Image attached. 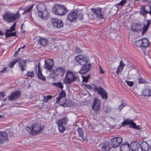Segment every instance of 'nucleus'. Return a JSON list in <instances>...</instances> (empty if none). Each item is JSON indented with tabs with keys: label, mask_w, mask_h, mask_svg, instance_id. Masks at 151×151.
Masks as SVG:
<instances>
[{
	"label": "nucleus",
	"mask_w": 151,
	"mask_h": 151,
	"mask_svg": "<svg viewBox=\"0 0 151 151\" xmlns=\"http://www.w3.org/2000/svg\"><path fill=\"white\" fill-rule=\"evenodd\" d=\"M20 17L19 12H18L15 14H13L10 12H7L5 13L3 16L4 20L8 22H15L17 19H18Z\"/></svg>",
	"instance_id": "obj_1"
},
{
	"label": "nucleus",
	"mask_w": 151,
	"mask_h": 151,
	"mask_svg": "<svg viewBox=\"0 0 151 151\" xmlns=\"http://www.w3.org/2000/svg\"><path fill=\"white\" fill-rule=\"evenodd\" d=\"M68 11L67 9L64 5L56 4L52 9L53 13L56 15H65Z\"/></svg>",
	"instance_id": "obj_2"
},
{
	"label": "nucleus",
	"mask_w": 151,
	"mask_h": 151,
	"mask_svg": "<svg viewBox=\"0 0 151 151\" xmlns=\"http://www.w3.org/2000/svg\"><path fill=\"white\" fill-rule=\"evenodd\" d=\"M77 77L70 71L68 70L66 72L65 77L64 80V83L69 84L76 81Z\"/></svg>",
	"instance_id": "obj_3"
},
{
	"label": "nucleus",
	"mask_w": 151,
	"mask_h": 151,
	"mask_svg": "<svg viewBox=\"0 0 151 151\" xmlns=\"http://www.w3.org/2000/svg\"><path fill=\"white\" fill-rule=\"evenodd\" d=\"M68 121V118L65 117L61 119L58 120L56 124L58 125L59 131L60 132H63L65 129V126Z\"/></svg>",
	"instance_id": "obj_4"
},
{
	"label": "nucleus",
	"mask_w": 151,
	"mask_h": 151,
	"mask_svg": "<svg viewBox=\"0 0 151 151\" xmlns=\"http://www.w3.org/2000/svg\"><path fill=\"white\" fill-rule=\"evenodd\" d=\"M150 44L149 41L146 38H143L135 42V45L138 47L146 48L148 47Z\"/></svg>",
	"instance_id": "obj_5"
},
{
	"label": "nucleus",
	"mask_w": 151,
	"mask_h": 151,
	"mask_svg": "<svg viewBox=\"0 0 151 151\" xmlns=\"http://www.w3.org/2000/svg\"><path fill=\"white\" fill-rule=\"evenodd\" d=\"M94 101L92 105V109L97 114H98L100 109L101 101L96 97L94 98Z\"/></svg>",
	"instance_id": "obj_6"
},
{
	"label": "nucleus",
	"mask_w": 151,
	"mask_h": 151,
	"mask_svg": "<svg viewBox=\"0 0 151 151\" xmlns=\"http://www.w3.org/2000/svg\"><path fill=\"white\" fill-rule=\"evenodd\" d=\"M75 60L81 65H84L89 64L88 58V57L79 55L75 57Z\"/></svg>",
	"instance_id": "obj_7"
},
{
	"label": "nucleus",
	"mask_w": 151,
	"mask_h": 151,
	"mask_svg": "<svg viewBox=\"0 0 151 151\" xmlns=\"http://www.w3.org/2000/svg\"><path fill=\"white\" fill-rule=\"evenodd\" d=\"M65 70L63 67H59L58 68L55 70L52 73V76L53 74L52 77L54 78L55 79L58 78V76L60 75L63 77L65 72Z\"/></svg>",
	"instance_id": "obj_8"
},
{
	"label": "nucleus",
	"mask_w": 151,
	"mask_h": 151,
	"mask_svg": "<svg viewBox=\"0 0 151 151\" xmlns=\"http://www.w3.org/2000/svg\"><path fill=\"white\" fill-rule=\"evenodd\" d=\"M21 95V92L20 91H16L11 93L8 96L9 101H13L19 98Z\"/></svg>",
	"instance_id": "obj_9"
},
{
	"label": "nucleus",
	"mask_w": 151,
	"mask_h": 151,
	"mask_svg": "<svg viewBox=\"0 0 151 151\" xmlns=\"http://www.w3.org/2000/svg\"><path fill=\"white\" fill-rule=\"evenodd\" d=\"M111 145L113 147H118L122 141V139L120 137H115L111 139Z\"/></svg>",
	"instance_id": "obj_10"
},
{
	"label": "nucleus",
	"mask_w": 151,
	"mask_h": 151,
	"mask_svg": "<svg viewBox=\"0 0 151 151\" xmlns=\"http://www.w3.org/2000/svg\"><path fill=\"white\" fill-rule=\"evenodd\" d=\"M40 64V62H39L37 64H35V69L36 72H37V68L38 72L37 75L38 78L43 80L44 81H45L46 79L42 74V71L41 70Z\"/></svg>",
	"instance_id": "obj_11"
},
{
	"label": "nucleus",
	"mask_w": 151,
	"mask_h": 151,
	"mask_svg": "<svg viewBox=\"0 0 151 151\" xmlns=\"http://www.w3.org/2000/svg\"><path fill=\"white\" fill-rule=\"evenodd\" d=\"M129 124L130 125V127L138 129L139 126L136 127V124L134 122L132 119H127L124 120L122 123V126H125L127 124Z\"/></svg>",
	"instance_id": "obj_12"
},
{
	"label": "nucleus",
	"mask_w": 151,
	"mask_h": 151,
	"mask_svg": "<svg viewBox=\"0 0 151 151\" xmlns=\"http://www.w3.org/2000/svg\"><path fill=\"white\" fill-rule=\"evenodd\" d=\"M53 64L54 62L52 60L48 59L45 60L44 67L45 69H47L49 71H51Z\"/></svg>",
	"instance_id": "obj_13"
},
{
	"label": "nucleus",
	"mask_w": 151,
	"mask_h": 151,
	"mask_svg": "<svg viewBox=\"0 0 151 151\" xmlns=\"http://www.w3.org/2000/svg\"><path fill=\"white\" fill-rule=\"evenodd\" d=\"M51 22L54 27L57 28H60L63 26V23L61 19L57 18L52 19Z\"/></svg>",
	"instance_id": "obj_14"
},
{
	"label": "nucleus",
	"mask_w": 151,
	"mask_h": 151,
	"mask_svg": "<svg viewBox=\"0 0 151 151\" xmlns=\"http://www.w3.org/2000/svg\"><path fill=\"white\" fill-rule=\"evenodd\" d=\"M77 12L76 11L72 12L68 16V19L70 22H75L77 19Z\"/></svg>",
	"instance_id": "obj_15"
},
{
	"label": "nucleus",
	"mask_w": 151,
	"mask_h": 151,
	"mask_svg": "<svg viewBox=\"0 0 151 151\" xmlns=\"http://www.w3.org/2000/svg\"><path fill=\"white\" fill-rule=\"evenodd\" d=\"M130 145V148L132 151H138L140 148V144L137 141L132 142Z\"/></svg>",
	"instance_id": "obj_16"
},
{
	"label": "nucleus",
	"mask_w": 151,
	"mask_h": 151,
	"mask_svg": "<svg viewBox=\"0 0 151 151\" xmlns=\"http://www.w3.org/2000/svg\"><path fill=\"white\" fill-rule=\"evenodd\" d=\"M149 141L142 142L140 144V150L141 151H148L150 148Z\"/></svg>",
	"instance_id": "obj_17"
},
{
	"label": "nucleus",
	"mask_w": 151,
	"mask_h": 151,
	"mask_svg": "<svg viewBox=\"0 0 151 151\" xmlns=\"http://www.w3.org/2000/svg\"><path fill=\"white\" fill-rule=\"evenodd\" d=\"M100 146L103 151H108L111 148L110 145V143L108 141H104Z\"/></svg>",
	"instance_id": "obj_18"
},
{
	"label": "nucleus",
	"mask_w": 151,
	"mask_h": 151,
	"mask_svg": "<svg viewBox=\"0 0 151 151\" xmlns=\"http://www.w3.org/2000/svg\"><path fill=\"white\" fill-rule=\"evenodd\" d=\"M142 28L141 24L139 22L136 23L134 25L132 26L131 29L134 32H138L142 30Z\"/></svg>",
	"instance_id": "obj_19"
},
{
	"label": "nucleus",
	"mask_w": 151,
	"mask_h": 151,
	"mask_svg": "<svg viewBox=\"0 0 151 151\" xmlns=\"http://www.w3.org/2000/svg\"><path fill=\"white\" fill-rule=\"evenodd\" d=\"M8 139V134L5 131L0 132V144H3Z\"/></svg>",
	"instance_id": "obj_20"
},
{
	"label": "nucleus",
	"mask_w": 151,
	"mask_h": 151,
	"mask_svg": "<svg viewBox=\"0 0 151 151\" xmlns=\"http://www.w3.org/2000/svg\"><path fill=\"white\" fill-rule=\"evenodd\" d=\"M91 68V64L90 63L87 64L85 65H83L81 67V69L79 71V73L81 74L85 73L87 72Z\"/></svg>",
	"instance_id": "obj_21"
},
{
	"label": "nucleus",
	"mask_w": 151,
	"mask_h": 151,
	"mask_svg": "<svg viewBox=\"0 0 151 151\" xmlns=\"http://www.w3.org/2000/svg\"><path fill=\"white\" fill-rule=\"evenodd\" d=\"M98 88H99V90L97 91V93L101 95L103 99H107L108 96L106 91L101 87H99Z\"/></svg>",
	"instance_id": "obj_22"
},
{
	"label": "nucleus",
	"mask_w": 151,
	"mask_h": 151,
	"mask_svg": "<svg viewBox=\"0 0 151 151\" xmlns=\"http://www.w3.org/2000/svg\"><path fill=\"white\" fill-rule=\"evenodd\" d=\"M91 11L93 13L96 15V17L100 19H103V17L101 12V9L100 8L95 9L92 8Z\"/></svg>",
	"instance_id": "obj_23"
},
{
	"label": "nucleus",
	"mask_w": 151,
	"mask_h": 151,
	"mask_svg": "<svg viewBox=\"0 0 151 151\" xmlns=\"http://www.w3.org/2000/svg\"><path fill=\"white\" fill-rule=\"evenodd\" d=\"M71 102V101L69 100L64 99L62 100L61 101H59L58 104H60V106L64 107H66L70 106Z\"/></svg>",
	"instance_id": "obj_24"
},
{
	"label": "nucleus",
	"mask_w": 151,
	"mask_h": 151,
	"mask_svg": "<svg viewBox=\"0 0 151 151\" xmlns=\"http://www.w3.org/2000/svg\"><path fill=\"white\" fill-rule=\"evenodd\" d=\"M19 66L21 71L23 72L26 70L27 67L26 61L25 60H22L19 62Z\"/></svg>",
	"instance_id": "obj_25"
},
{
	"label": "nucleus",
	"mask_w": 151,
	"mask_h": 151,
	"mask_svg": "<svg viewBox=\"0 0 151 151\" xmlns=\"http://www.w3.org/2000/svg\"><path fill=\"white\" fill-rule=\"evenodd\" d=\"M130 148L129 144L127 142L122 144L120 147L121 151H129Z\"/></svg>",
	"instance_id": "obj_26"
},
{
	"label": "nucleus",
	"mask_w": 151,
	"mask_h": 151,
	"mask_svg": "<svg viewBox=\"0 0 151 151\" xmlns=\"http://www.w3.org/2000/svg\"><path fill=\"white\" fill-rule=\"evenodd\" d=\"M150 20H148L145 21V23L144 24V27L142 28V35H144L146 32L147 30L148 29L149 27L150 24Z\"/></svg>",
	"instance_id": "obj_27"
},
{
	"label": "nucleus",
	"mask_w": 151,
	"mask_h": 151,
	"mask_svg": "<svg viewBox=\"0 0 151 151\" xmlns=\"http://www.w3.org/2000/svg\"><path fill=\"white\" fill-rule=\"evenodd\" d=\"M66 92L65 90H62L59 94V96L56 98V103L58 104L59 101H60L61 99L65 97L66 96Z\"/></svg>",
	"instance_id": "obj_28"
},
{
	"label": "nucleus",
	"mask_w": 151,
	"mask_h": 151,
	"mask_svg": "<svg viewBox=\"0 0 151 151\" xmlns=\"http://www.w3.org/2000/svg\"><path fill=\"white\" fill-rule=\"evenodd\" d=\"M32 126L33 132L35 133L39 132L41 130L40 125L39 123L34 124Z\"/></svg>",
	"instance_id": "obj_29"
},
{
	"label": "nucleus",
	"mask_w": 151,
	"mask_h": 151,
	"mask_svg": "<svg viewBox=\"0 0 151 151\" xmlns=\"http://www.w3.org/2000/svg\"><path fill=\"white\" fill-rule=\"evenodd\" d=\"M38 14L41 18L46 19H47V16L48 15V12L47 10L42 12H38Z\"/></svg>",
	"instance_id": "obj_30"
},
{
	"label": "nucleus",
	"mask_w": 151,
	"mask_h": 151,
	"mask_svg": "<svg viewBox=\"0 0 151 151\" xmlns=\"http://www.w3.org/2000/svg\"><path fill=\"white\" fill-rule=\"evenodd\" d=\"M37 8L38 11V12H42L46 10V6L43 3L38 4Z\"/></svg>",
	"instance_id": "obj_31"
},
{
	"label": "nucleus",
	"mask_w": 151,
	"mask_h": 151,
	"mask_svg": "<svg viewBox=\"0 0 151 151\" xmlns=\"http://www.w3.org/2000/svg\"><path fill=\"white\" fill-rule=\"evenodd\" d=\"M39 43L42 46H45L48 45V41L45 38H42L39 39Z\"/></svg>",
	"instance_id": "obj_32"
},
{
	"label": "nucleus",
	"mask_w": 151,
	"mask_h": 151,
	"mask_svg": "<svg viewBox=\"0 0 151 151\" xmlns=\"http://www.w3.org/2000/svg\"><path fill=\"white\" fill-rule=\"evenodd\" d=\"M86 87L90 90H93L95 92L98 91L99 88H98V87L94 84L92 85V86L88 84L86 85Z\"/></svg>",
	"instance_id": "obj_33"
},
{
	"label": "nucleus",
	"mask_w": 151,
	"mask_h": 151,
	"mask_svg": "<svg viewBox=\"0 0 151 151\" xmlns=\"http://www.w3.org/2000/svg\"><path fill=\"white\" fill-rule=\"evenodd\" d=\"M127 0H122L119 3L116 4V7L117 9H121L124 5L127 3Z\"/></svg>",
	"instance_id": "obj_34"
},
{
	"label": "nucleus",
	"mask_w": 151,
	"mask_h": 151,
	"mask_svg": "<svg viewBox=\"0 0 151 151\" xmlns=\"http://www.w3.org/2000/svg\"><path fill=\"white\" fill-rule=\"evenodd\" d=\"M78 132L79 134V136L82 138L83 140H85V138L84 136L82 129L81 128H78Z\"/></svg>",
	"instance_id": "obj_35"
},
{
	"label": "nucleus",
	"mask_w": 151,
	"mask_h": 151,
	"mask_svg": "<svg viewBox=\"0 0 151 151\" xmlns=\"http://www.w3.org/2000/svg\"><path fill=\"white\" fill-rule=\"evenodd\" d=\"M16 32V31L14 32H5L4 34L6 36V37H9L11 36L16 37L17 36Z\"/></svg>",
	"instance_id": "obj_36"
},
{
	"label": "nucleus",
	"mask_w": 151,
	"mask_h": 151,
	"mask_svg": "<svg viewBox=\"0 0 151 151\" xmlns=\"http://www.w3.org/2000/svg\"><path fill=\"white\" fill-rule=\"evenodd\" d=\"M20 59L19 58H17L15 59V60L11 62L10 63H9L8 66L10 68H12L14 67V65Z\"/></svg>",
	"instance_id": "obj_37"
},
{
	"label": "nucleus",
	"mask_w": 151,
	"mask_h": 151,
	"mask_svg": "<svg viewBox=\"0 0 151 151\" xmlns=\"http://www.w3.org/2000/svg\"><path fill=\"white\" fill-rule=\"evenodd\" d=\"M139 13L141 14L144 17H146L147 14L149 13V11H147L144 8L142 9Z\"/></svg>",
	"instance_id": "obj_38"
},
{
	"label": "nucleus",
	"mask_w": 151,
	"mask_h": 151,
	"mask_svg": "<svg viewBox=\"0 0 151 151\" xmlns=\"http://www.w3.org/2000/svg\"><path fill=\"white\" fill-rule=\"evenodd\" d=\"M52 85H55L56 86L58 87L60 89H63V83L60 82H58L57 83H53Z\"/></svg>",
	"instance_id": "obj_39"
},
{
	"label": "nucleus",
	"mask_w": 151,
	"mask_h": 151,
	"mask_svg": "<svg viewBox=\"0 0 151 151\" xmlns=\"http://www.w3.org/2000/svg\"><path fill=\"white\" fill-rule=\"evenodd\" d=\"M90 74H88L86 76H82L83 78V81L87 83L88 81L89 78H90Z\"/></svg>",
	"instance_id": "obj_40"
},
{
	"label": "nucleus",
	"mask_w": 151,
	"mask_h": 151,
	"mask_svg": "<svg viewBox=\"0 0 151 151\" xmlns=\"http://www.w3.org/2000/svg\"><path fill=\"white\" fill-rule=\"evenodd\" d=\"M27 76L28 77H30L31 78L33 77L34 76V74L33 71H27Z\"/></svg>",
	"instance_id": "obj_41"
},
{
	"label": "nucleus",
	"mask_w": 151,
	"mask_h": 151,
	"mask_svg": "<svg viewBox=\"0 0 151 151\" xmlns=\"http://www.w3.org/2000/svg\"><path fill=\"white\" fill-rule=\"evenodd\" d=\"M138 82L139 83H148V81L142 78H139L138 79Z\"/></svg>",
	"instance_id": "obj_42"
},
{
	"label": "nucleus",
	"mask_w": 151,
	"mask_h": 151,
	"mask_svg": "<svg viewBox=\"0 0 151 151\" xmlns=\"http://www.w3.org/2000/svg\"><path fill=\"white\" fill-rule=\"evenodd\" d=\"M26 129L27 130V131L30 132L31 134H34V133L33 132V129H32V126L31 127V128H30L29 127H26Z\"/></svg>",
	"instance_id": "obj_43"
},
{
	"label": "nucleus",
	"mask_w": 151,
	"mask_h": 151,
	"mask_svg": "<svg viewBox=\"0 0 151 151\" xmlns=\"http://www.w3.org/2000/svg\"><path fill=\"white\" fill-rule=\"evenodd\" d=\"M77 18L80 20L83 19V14L80 13L77 14Z\"/></svg>",
	"instance_id": "obj_44"
},
{
	"label": "nucleus",
	"mask_w": 151,
	"mask_h": 151,
	"mask_svg": "<svg viewBox=\"0 0 151 151\" xmlns=\"http://www.w3.org/2000/svg\"><path fill=\"white\" fill-rule=\"evenodd\" d=\"M149 92V90L148 89H146L144 90L142 92L143 95L144 96H146L147 95L148 96V93Z\"/></svg>",
	"instance_id": "obj_45"
},
{
	"label": "nucleus",
	"mask_w": 151,
	"mask_h": 151,
	"mask_svg": "<svg viewBox=\"0 0 151 151\" xmlns=\"http://www.w3.org/2000/svg\"><path fill=\"white\" fill-rule=\"evenodd\" d=\"M125 82L127 84V85L129 86H132L134 84V82L132 81H125Z\"/></svg>",
	"instance_id": "obj_46"
},
{
	"label": "nucleus",
	"mask_w": 151,
	"mask_h": 151,
	"mask_svg": "<svg viewBox=\"0 0 151 151\" xmlns=\"http://www.w3.org/2000/svg\"><path fill=\"white\" fill-rule=\"evenodd\" d=\"M15 29V28L13 26H12L10 27V29H8L6 30L5 32H12Z\"/></svg>",
	"instance_id": "obj_47"
},
{
	"label": "nucleus",
	"mask_w": 151,
	"mask_h": 151,
	"mask_svg": "<svg viewBox=\"0 0 151 151\" xmlns=\"http://www.w3.org/2000/svg\"><path fill=\"white\" fill-rule=\"evenodd\" d=\"M125 65L124 64L123 60H121L119 67H120L122 69H123Z\"/></svg>",
	"instance_id": "obj_48"
},
{
	"label": "nucleus",
	"mask_w": 151,
	"mask_h": 151,
	"mask_svg": "<svg viewBox=\"0 0 151 151\" xmlns=\"http://www.w3.org/2000/svg\"><path fill=\"white\" fill-rule=\"evenodd\" d=\"M122 69H122L120 67H119L116 70L117 74L118 75L119 73H121L122 71Z\"/></svg>",
	"instance_id": "obj_49"
},
{
	"label": "nucleus",
	"mask_w": 151,
	"mask_h": 151,
	"mask_svg": "<svg viewBox=\"0 0 151 151\" xmlns=\"http://www.w3.org/2000/svg\"><path fill=\"white\" fill-rule=\"evenodd\" d=\"M126 105L125 104H122L119 106V111H120L121 110L123 109V108Z\"/></svg>",
	"instance_id": "obj_50"
},
{
	"label": "nucleus",
	"mask_w": 151,
	"mask_h": 151,
	"mask_svg": "<svg viewBox=\"0 0 151 151\" xmlns=\"http://www.w3.org/2000/svg\"><path fill=\"white\" fill-rule=\"evenodd\" d=\"M33 5L31 6L28 9L26 10L25 11V12H28L30 11L32 9Z\"/></svg>",
	"instance_id": "obj_51"
},
{
	"label": "nucleus",
	"mask_w": 151,
	"mask_h": 151,
	"mask_svg": "<svg viewBox=\"0 0 151 151\" xmlns=\"http://www.w3.org/2000/svg\"><path fill=\"white\" fill-rule=\"evenodd\" d=\"M5 95L3 92H1L0 93V99L1 98V97L4 98Z\"/></svg>",
	"instance_id": "obj_52"
},
{
	"label": "nucleus",
	"mask_w": 151,
	"mask_h": 151,
	"mask_svg": "<svg viewBox=\"0 0 151 151\" xmlns=\"http://www.w3.org/2000/svg\"><path fill=\"white\" fill-rule=\"evenodd\" d=\"M75 51L77 53H79L80 52V48L78 47H76L75 49Z\"/></svg>",
	"instance_id": "obj_53"
},
{
	"label": "nucleus",
	"mask_w": 151,
	"mask_h": 151,
	"mask_svg": "<svg viewBox=\"0 0 151 151\" xmlns=\"http://www.w3.org/2000/svg\"><path fill=\"white\" fill-rule=\"evenodd\" d=\"M46 98L47 99V100L50 99L52 98V96L51 95H48L47 96H46Z\"/></svg>",
	"instance_id": "obj_54"
},
{
	"label": "nucleus",
	"mask_w": 151,
	"mask_h": 151,
	"mask_svg": "<svg viewBox=\"0 0 151 151\" xmlns=\"http://www.w3.org/2000/svg\"><path fill=\"white\" fill-rule=\"evenodd\" d=\"M6 70V68H4L3 69L1 70L0 71V73H4L5 72Z\"/></svg>",
	"instance_id": "obj_55"
},
{
	"label": "nucleus",
	"mask_w": 151,
	"mask_h": 151,
	"mask_svg": "<svg viewBox=\"0 0 151 151\" xmlns=\"http://www.w3.org/2000/svg\"><path fill=\"white\" fill-rule=\"evenodd\" d=\"M44 99L43 100V101L44 102H46L48 100L46 98V96H44Z\"/></svg>",
	"instance_id": "obj_56"
},
{
	"label": "nucleus",
	"mask_w": 151,
	"mask_h": 151,
	"mask_svg": "<svg viewBox=\"0 0 151 151\" xmlns=\"http://www.w3.org/2000/svg\"><path fill=\"white\" fill-rule=\"evenodd\" d=\"M100 69V73H104V72L103 70H102L100 66H99Z\"/></svg>",
	"instance_id": "obj_57"
},
{
	"label": "nucleus",
	"mask_w": 151,
	"mask_h": 151,
	"mask_svg": "<svg viewBox=\"0 0 151 151\" xmlns=\"http://www.w3.org/2000/svg\"><path fill=\"white\" fill-rule=\"evenodd\" d=\"M149 92L148 93V96H151V90H149Z\"/></svg>",
	"instance_id": "obj_58"
},
{
	"label": "nucleus",
	"mask_w": 151,
	"mask_h": 151,
	"mask_svg": "<svg viewBox=\"0 0 151 151\" xmlns=\"http://www.w3.org/2000/svg\"><path fill=\"white\" fill-rule=\"evenodd\" d=\"M18 52L17 50L16 51L14 55V57H16Z\"/></svg>",
	"instance_id": "obj_59"
},
{
	"label": "nucleus",
	"mask_w": 151,
	"mask_h": 151,
	"mask_svg": "<svg viewBox=\"0 0 151 151\" xmlns=\"http://www.w3.org/2000/svg\"><path fill=\"white\" fill-rule=\"evenodd\" d=\"M149 145L150 146V150H151V140L149 141Z\"/></svg>",
	"instance_id": "obj_60"
},
{
	"label": "nucleus",
	"mask_w": 151,
	"mask_h": 151,
	"mask_svg": "<svg viewBox=\"0 0 151 151\" xmlns=\"http://www.w3.org/2000/svg\"><path fill=\"white\" fill-rule=\"evenodd\" d=\"M16 22H15L13 25L12 26L13 27H14L15 28V27L16 26Z\"/></svg>",
	"instance_id": "obj_61"
},
{
	"label": "nucleus",
	"mask_w": 151,
	"mask_h": 151,
	"mask_svg": "<svg viewBox=\"0 0 151 151\" xmlns=\"http://www.w3.org/2000/svg\"><path fill=\"white\" fill-rule=\"evenodd\" d=\"M26 47V45H24L23 46V47H21V49H24V48H25Z\"/></svg>",
	"instance_id": "obj_62"
},
{
	"label": "nucleus",
	"mask_w": 151,
	"mask_h": 151,
	"mask_svg": "<svg viewBox=\"0 0 151 151\" xmlns=\"http://www.w3.org/2000/svg\"><path fill=\"white\" fill-rule=\"evenodd\" d=\"M150 10L149 11V13L150 14H151V5L150 6Z\"/></svg>",
	"instance_id": "obj_63"
},
{
	"label": "nucleus",
	"mask_w": 151,
	"mask_h": 151,
	"mask_svg": "<svg viewBox=\"0 0 151 151\" xmlns=\"http://www.w3.org/2000/svg\"><path fill=\"white\" fill-rule=\"evenodd\" d=\"M3 35V33L0 30V36L2 35Z\"/></svg>",
	"instance_id": "obj_64"
}]
</instances>
